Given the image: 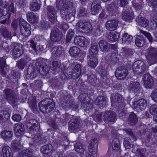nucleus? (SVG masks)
Returning a JSON list of instances; mask_svg holds the SVG:
<instances>
[{"label":"nucleus","mask_w":157,"mask_h":157,"mask_svg":"<svg viewBox=\"0 0 157 157\" xmlns=\"http://www.w3.org/2000/svg\"><path fill=\"white\" fill-rule=\"evenodd\" d=\"M122 15L123 19L125 21L130 22L132 21L134 17L133 13L130 12L129 8L127 6L124 7Z\"/></svg>","instance_id":"obj_17"},{"label":"nucleus","mask_w":157,"mask_h":157,"mask_svg":"<svg viewBox=\"0 0 157 157\" xmlns=\"http://www.w3.org/2000/svg\"><path fill=\"white\" fill-rule=\"evenodd\" d=\"M20 31L21 34L25 36H28L31 33V27L30 25L23 19L19 21Z\"/></svg>","instance_id":"obj_6"},{"label":"nucleus","mask_w":157,"mask_h":157,"mask_svg":"<svg viewBox=\"0 0 157 157\" xmlns=\"http://www.w3.org/2000/svg\"><path fill=\"white\" fill-rule=\"evenodd\" d=\"M0 32L2 35L5 38L11 39L12 38L11 34L10 32L4 26H2L0 29Z\"/></svg>","instance_id":"obj_40"},{"label":"nucleus","mask_w":157,"mask_h":157,"mask_svg":"<svg viewBox=\"0 0 157 157\" xmlns=\"http://www.w3.org/2000/svg\"><path fill=\"white\" fill-rule=\"evenodd\" d=\"M128 74L127 69L124 66H121L117 69L115 75L118 79L123 80L125 78Z\"/></svg>","instance_id":"obj_10"},{"label":"nucleus","mask_w":157,"mask_h":157,"mask_svg":"<svg viewBox=\"0 0 157 157\" xmlns=\"http://www.w3.org/2000/svg\"><path fill=\"white\" fill-rule=\"evenodd\" d=\"M75 33L74 30L72 29H70L69 32H67V34L66 35L65 43L67 44L68 43H70Z\"/></svg>","instance_id":"obj_49"},{"label":"nucleus","mask_w":157,"mask_h":157,"mask_svg":"<svg viewBox=\"0 0 157 157\" xmlns=\"http://www.w3.org/2000/svg\"><path fill=\"white\" fill-rule=\"evenodd\" d=\"M7 9V13L9 14V17L10 16L11 13L14 14L16 11V7L14 6L13 3L12 2L9 5Z\"/></svg>","instance_id":"obj_48"},{"label":"nucleus","mask_w":157,"mask_h":157,"mask_svg":"<svg viewBox=\"0 0 157 157\" xmlns=\"http://www.w3.org/2000/svg\"><path fill=\"white\" fill-rule=\"evenodd\" d=\"M112 148L114 150H119L120 148V141L118 138H115L113 140L112 144Z\"/></svg>","instance_id":"obj_47"},{"label":"nucleus","mask_w":157,"mask_h":157,"mask_svg":"<svg viewBox=\"0 0 157 157\" xmlns=\"http://www.w3.org/2000/svg\"><path fill=\"white\" fill-rule=\"evenodd\" d=\"M8 102L11 105H13L17 101L16 95L14 94L11 96L6 99Z\"/></svg>","instance_id":"obj_58"},{"label":"nucleus","mask_w":157,"mask_h":157,"mask_svg":"<svg viewBox=\"0 0 157 157\" xmlns=\"http://www.w3.org/2000/svg\"><path fill=\"white\" fill-rule=\"evenodd\" d=\"M3 93L5 95L6 99L15 94L12 89L9 88L5 89L3 91Z\"/></svg>","instance_id":"obj_53"},{"label":"nucleus","mask_w":157,"mask_h":157,"mask_svg":"<svg viewBox=\"0 0 157 157\" xmlns=\"http://www.w3.org/2000/svg\"><path fill=\"white\" fill-rule=\"evenodd\" d=\"M74 43L76 46L82 47H86L88 45L87 40L82 36H77L75 37Z\"/></svg>","instance_id":"obj_13"},{"label":"nucleus","mask_w":157,"mask_h":157,"mask_svg":"<svg viewBox=\"0 0 157 157\" xmlns=\"http://www.w3.org/2000/svg\"><path fill=\"white\" fill-rule=\"evenodd\" d=\"M133 37L127 33H124L122 36V41L123 42L128 41L130 42L132 39Z\"/></svg>","instance_id":"obj_59"},{"label":"nucleus","mask_w":157,"mask_h":157,"mask_svg":"<svg viewBox=\"0 0 157 157\" xmlns=\"http://www.w3.org/2000/svg\"><path fill=\"white\" fill-rule=\"evenodd\" d=\"M147 101L144 98H141L137 101H135L133 103L134 108L136 109L144 110L147 106Z\"/></svg>","instance_id":"obj_15"},{"label":"nucleus","mask_w":157,"mask_h":157,"mask_svg":"<svg viewBox=\"0 0 157 157\" xmlns=\"http://www.w3.org/2000/svg\"><path fill=\"white\" fill-rule=\"evenodd\" d=\"M80 124L79 119L75 117L69 121L68 124L69 130L71 132H74L78 128Z\"/></svg>","instance_id":"obj_14"},{"label":"nucleus","mask_w":157,"mask_h":157,"mask_svg":"<svg viewBox=\"0 0 157 157\" xmlns=\"http://www.w3.org/2000/svg\"><path fill=\"white\" fill-rule=\"evenodd\" d=\"M143 80L146 88H150L153 86V80L149 74H145L143 75Z\"/></svg>","instance_id":"obj_22"},{"label":"nucleus","mask_w":157,"mask_h":157,"mask_svg":"<svg viewBox=\"0 0 157 157\" xmlns=\"http://www.w3.org/2000/svg\"><path fill=\"white\" fill-rule=\"evenodd\" d=\"M3 157H12L13 153L11 148L7 146H4L2 149Z\"/></svg>","instance_id":"obj_34"},{"label":"nucleus","mask_w":157,"mask_h":157,"mask_svg":"<svg viewBox=\"0 0 157 157\" xmlns=\"http://www.w3.org/2000/svg\"><path fill=\"white\" fill-rule=\"evenodd\" d=\"M73 6L72 2H68L61 5L59 8L57 10H59L61 17L65 19L74 20L75 13L72 11L71 9Z\"/></svg>","instance_id":"obj_1"},{"label":"nucleus","mask_w":157,"mask_h":157,"mask_svg":"<svg viewBox=\"0 0 157 157\" xmlns=\"http://www.w3.org/2000/svg\"><path fill=\"white\" fill-rule=\"evenodd\" d=\"M13 135L12 131L6 130L2 131L1 133L2 138L6 141H10L11 140Z\"/></svg>","instance_id":"obj_29"},{"label":"nucleus","mask_w":157,"mask_h":157,"mask_svg":"<svg viewBox=\"0 0 157 157\" xmlns=\"http://www.w3.org/2000/svg\"><path fill=\"white\" fill-rule=\"evenodd\" d=\"M60 65V62L59 60L55 59L52 62L51 68L53 70L55 71L59 67Z\"/></svg>","instance_id":"obj_54"},{"label":"nucleus","mask_w":157,"mask_h":157,"mask_svg":"<svg viewBox=\"0 0 157 157\" xmlns=\"http://www.w3.org/2000/svg\"><path fill=\"white\" fill-rule=\"evenodd\" d=\"M30 60L29 56L26 55V59L25 58L24 59H21L17 61V66L20 69H23L27 63V60Z\"/></svg>","instance_id":"obj_33"},{"label":"nucleus","mask_w":157,"mask_h":157,"mask_svg":"<svg viewBox=\"0 0 157 157\" xmlns=\"http://www.w3.org/2000/svg\"><path fill=\"white\" fill-rule=\"evenodd\" d=\"M90 50L91 52L90 53L95 55L98 53V44L97 43H94L91 44Z\"/></svg>","instance_id":"obj_50"},{"label":"nucleus","mask_w":157,"mask_h":157,"mask_svg":"<svg viewBox=\"0 0 157 157\" xmlns=\"http://www.w3.org/2000/svg\"><path fill=\"white\" fill-rule=\"evenodd\" d=\"M28 103L29 107L32 110L33 112H35L37 111L38 108L36 100L35 98H32L31 99H29Z\"/></svg>","instance_id":"obj_42"},{"label":"nucleus","mask_w":157,"mask_h":157,"mask_svg":"<svg viewBox=\"0 0 157 157\" xmlns=\"http://www.w3.org/2000/svg\"><path fill=\"white\" fill-rule=\"evenodd\" d=\"M138 118L137 116L133 112L130 113L128 119V124L132 126L135 125L138 121Z\"/></svg>","instance_id":"obj_27"},{"label":"nucleus","mask_w":157,"mask_h":157,"mask_svg":"<svg viewBox=\"0 0 157 157\" xmlns=\"http://www.w3.org/2000/svg\"><path fill=\"white\" fill-rule=\"evenodd\" d=\"M106 103V98L104 96H98L95 102V105H99L101 108L105 107Z\"/></svg>","instance_id":"obj_26"},{"label":"nucleus","mask_w":157,"mask_h":157,"mask_svg":"<svg viewBox=\"0 0 157 157\" xmlns=\"http://www.w3.org/2000/svg\"><path fill=\"white\" fill-rule=\"evenodd\" d=\"M87 59L88 65L91 67H95L98 63L97 58L92 54L90 53L88 56Z\"/></svg>","instance_id":"obj_24"},{"label":"nucleus","mask_w":157,"mask_h":157,"mask_svg":"<svg viewBox=\"0 0 157 157\" xmlns=\"http://www.w3.org/2000/svg\"><path fill=\"white\" fill-rule=\"evenodd\" d=\"M88 150L89 152L92 155H95L97 153L98 151V147L96 146H94L91 145H89Z\"/></svg>","instance_id":"obj_61"},{"label":"nucleus","mask_w":157,"mask_h":157,"mask_svg":"<svg viewBox=\"0 0 157 157\" xmlns=\"http://www.w3.org/2000/svg\"><path fill=\"white\" fill-rule=\"evenodd\" d=\"M52 146L50 144L42 146L40 148L41 152L43 154L49 155L52 150Z\"/></svg>","instance_id":"obj_37"},{"label":"nucleus","mask_w":157,"mask_h":157,"mask_svg":"<svg viewBox=\"0 0 157 157\" xmlns=\"http://www.w3.org/2000/svg\"><path fill=\"white\" fill-rule=\"evenodd\" d=\"M22 45L18 43H16L14 48L13 50V56L14 59L20 57L22 54Z\"/></svg>","instance_id":"obj_21"},{"label":"nucleus","mask_w":157,"mask_h":157,"mask_svg":"<svg viewBox=\"0 0 157 157\" xmlns=\"http://www.w3.org/2000/svg\"><path fill=\"white\" fill-rule=\"evenodd\" d=\"M81 75L77 73L76 72L74 71L73 70L69 72L68 75V78L70 79H76L78 78Z\"/></svg>","instance_id":"obj_55"},{"label":"nucleus","mask_w":157,"mask_h":157,"mask_svg":"<svg viewBox=\"0 0 157 157\" xmlns=\"http://www.w3.org/2000/svg\"><path fill=\"white\" fill-rule=\"evenodd\" d=\"M103 119L106 123L115 121L117 119L116 113L113 111L105 112L103 114Z\"/></svg>","instance_id":"obj_11"},{"label":"nucleus","mask_w":157,"mask_h":157,"mask_svg":"<svg viewBox=\"0 0 157 157\" xmlns=\"http://www.w3.org/2000/svg\"><path fill=\"white\" fill-rule=\"evenodd\" d=\"M26 17L27 20L31 23H36L38 21V16L32 12L27 13Z\"/></svg>","instance_id":"obj_28"},{"label":"nucleus","mask_w":157,"mask_h":157,"mask_svg":"<svg viewBox=\"0 0 157 157\" xmlns=\"http://www.w3.org/2000/svg\"><path fill=\"white\" fill-rule=\"evenodd\" d=\"M88 97V94L85 93L81 94L78 97V99L82 101L81 104V107L86 111L89 110V109H91L93 107V105L91 104L87 103L86 104L85 103Z\"/></svg>","instance_id":"obj_12"},{"label":"nucleus","mask_w":157,"mask_h":157,"mask_svg":"<svg viewBox=\"0 0 157 157\" xmlns=\"http://www.w3.org/2000/svg\"><path fill=\"white\" fill-rule=\"evenodd\" d=\"M40 124H39V123L38 122V124L37 125L36 124H34L32 125V126H30L29 128V132L31 133H32L34 131L38 130L40 128Z\"/></svg>","instance_id":"obj_62"},{"label":"nucleus","mask_w":157,"mask_h":157,"mask_svg":"<svg viewBox=\"0 0 157 157\" xmlns=\"http://www.w3.org/2000/svg\"><path fill=\"white\" fill-rule=\"evenodd\" d=\"M131 138H125L124 139L123 144L126 149H129L132 148V144Z\"/></svg>","instance_id":"obj_46"},{"label":"nucleus","mask_w":157,"mask_h":157,"mask_svg":"<svg viewBox=\"0 0 157 157\" xmlns=\"http://www.w3.org/2000/svg\"><path fill=\"white\" fill-rule=\"evenodd\" d=\"M101 50L103 52H109L113 48L114 45L111 44L104 40H101L98 43Z\"/></svg>","instance_id":"obj_16"},{"label":"nucleus","mask_w":157,"mask_h":157,"mask_svg":"<svg viewBox=\"0 0 157 157\" xmlns=\"http://www.w3.org/2000/svg\"><path fill=\"white\" fill-rule=\"evenodd\" d=\"M129 88L130 90L135 93L136 94L141 90L140 83L138 82H132L130 84Z\"/></svg>","instance_id":"obj_25"},{"label":"nucleus","mask_w":157,"mask_h":157,"mask_svg":"<svg viewBox=\"0 0 157 157\" xmlns=\"http://www.w3.org/2000/svg\"><path fill=\"white\" fill-rule=\"evenodd\" d=\"M136 20L139 25L145 28L148 25L149 23L148 20L142 17H138L136 18Z\"/></svg>","instance_id":"obj_36"},{"label":"nucleus","mask_w":157,"mask_h":157,"mask_svg":"<svg viewBox=\"0 0 157 157\" xmlns=\"http://www.w3.org/2000/svg\"><path fill=\"white\" fill-rule=\"evenodd\" d=\"M149 112L151 114L154 115L157 114V105H151L149 109Z\"/></svg>","instance_id":"obj_64"},{"label":"nucleus","mask_w":157,"mask_h":157,"mask_svg":"<svg viewBox=\"0 0 157 157\" xmlns=\"http://www.w3.org/2000/svg\"><path fill=\"white\" fill-rule=\"evenodd\" d=\"M121 54L124 57L127 58H131L133 54V49L127 47L123 48Z\"/></svg>","instance_id":"obj_35"},{"label":"nucleus","mask_w":157,"mask_h":157,"mask_svg":"<svg viewBox=\"0 0 157 157\" xmlns=\"http://www.w3.org/2000/svg\"><path fill=\"white\" fill-rule=\"evenodd\" d=\"M132 152L136 154L140 157H146L144 155V151L141 148H138V146L136 144H132Z\"/></svg>","instance_id":"obj_32"},{"label":"nucleus","mask_w":157,"mask_h":157,"mask_svg":"<svg viewBox=\"0 0 157 157\" xmlns=\"http://www.w3.org/2000/svg\"><path fill=\"white\" fill-rule=\"evenodd\" d=\"M133 71L136 74H143L147 70V67L144 62L138 60L134 62L132 66Z\"/></svg>","instance_id":"obj_4"},{"label":"nucleus","mask_w":157,"mask_h":157,"mask_svg":"<svg viewBox=\"0 0 157 157\" xmlns=\"http://www.w3.org/2000/svg\"><path fill=\"white\" fill-rule=\"evenodd\" d=\"M45 60L43 59L40 60L36 63V65L40 66L39 72L40 74L43 75H46L50 70V67L45 63Z\"/></svg>","instance_id":"obj_9"},{"label":"nucleus","mask_w":157,"mask_h":157,"mask_svg":"<svg viewBox=\"0 0 157 157\" xmlns=\"http://www.w3.org/2000/svg\"><path fill=\"white\" fill-rule=\"evenodd\" d=\"M10 115L6 111H0V123L5 122L9 118Z\"/></svg>","instance_id":"obj_38"},{"label":"nucleus","mask_w":157,"mask_h":157,"mask_svg":"<svg viewBox=\"0 0 157 157\" xmlns=\"http://www.w3.org/2000/svg\"><path fill=\"white\" fill-rule=\"evenodd\" d=\"M123 130L126 133L130 136L131 138L132 139V140L133 141H136L137 140L136 137L133 133L131 129L130 128H124Z\"/></svg>","instance_id":"obj_51"},{"label":"nucleus","mask_w":157,"mask_h":157,"mask_svg":"<svg viewBox=\"0 0 157 157\" xmlns=\"http://www.w3.org/2000/svg\"><path fill=\"white\" fill-rule=\"evenodd\" d=\"M7 6L8 4L6 3L4 5V6L0 7V17L2 16H5L7 14Z\"/></svg>","instance_id":"obj_57"},{"label":"nucleus","mask_w":157,"mask_h":157,"mask_svg":"<svg viewBox=\"0 0 157 157\" xmlns=\"http://www.w3.org/2000/svg\"><path fill=\"white\" fill-rule=\"evenodd\" d=\"M63 51V47L60 46H56L53 47L51 51L54 57L59 56L62 54Z\"/></svg>","instance_id":"obj_30"},{"label":"nucleus","mask_w":157,"mask_h":157,"mask_svg":"<svg viewBox=\"0 0 157 157\" xmlns=\"http://www.w3.org/2000/svg\"><path fill=\"white\" fill-rule=\"evenodd\" d=\"M63 101L65 102V106L68 107V105L72 101L71 96L70 94H67L65 95L63 98Z\"/></svg>","instance_id":"obj_60"},{"label":"nucleus","mask_w":157,"mask_h":157,"mask_svg":"<svg viewBox=\"0 0 157 157\" xmlns=\"http://www.w3.org/2000/svg\"><path fill=\"white\" fill-rule=\"evenodd\" d=\"M33 151L32 150L27 149L21 152L19 154L18 157H30L33 156Z\"/></svg>","instance_id":"obj_41"},{"label":"nucleus","mask_w":157,"mask_h":157,"mask_svg":"<svg viewBox=\"0 0 157 157\" xmlns=\"http://www.w3.org/2000/svg\"><path fill=\"white\" fill-rule=\"evenodd\" d=\"M110 99L111 105L113 106L115 105L117 106V104L124 101V99L122 95L119 93L111 94Z\"/></svg>","instance_id":"obj_18"},{"label":"nucleus","mask_w":157,"mask_h":157,"mask_svg":"<svg viewBox=\"0 0 157 157\" xmlns=\"http://www.w3.org/2000/svg\"><path fill=\"white\" fill-rule=\"evenodd\" d=\"M46 13L49 20L54 23L57 21L56 11L55 7L52 6H48L46 8Z\"/></svg>","instance_id":"obj_8"},{"label":"nucleus","mask_w":157,"mask_h":157,"mask_svg":"<svg viewBox=\"0 0 157 157\" xmlns=\"http://www.w3.org/2000/svg\"><path fill=\"white\" fill-rule=\"evenodd\" d=\"M118 22V21L117 19L108 20L105 23L106 29L109 31L114 30L117 29Z\"/></svg>","instance_id":"obj_20"},{"label":"nucleus","mask_w":157,"mask_h":157,"mask_svg":"<svg viewBox=\"0 0 157 157\" xmlns=\"http://www.w3.org/2000/svg\"><path fill=\"white\" fill-rule=\"evenodd\" d=\"M74 146L75 150L77 152L83 153L84 152L85 147L81 143L77 142L74 144Z\"/></svg>","instance_id":"obj_45"},{"label":"nucleus","mask_w":157,"mask_h":157,"mask_svg":"<svg viewBox=\"0 0 157 157\" xmlns=\"http://www.w3.org/2000/svg\"><path fill=\"white\" fill-rule=\"evenodd\" d=\"M62 118L56 117L55 119H53L50 120L49 124L54 129L58 128V123L61 122L62 123Z\"/></svg>","instance_id":"obj_39"},{"label":"nucleus","mask_w":157,"mask_h":157,"mask_svg":"<svg viewBox=\"0 0 157 157\" xmlns=\"http://www.w3.org/2000/svg\"><path fill=\"white\" fill-rule=\"evenodd\" d=\"M76 27L78 31L86 33H90L93 29L92 26L90 23L81 21L77 23Z\"/></svg>","instance_id":"obj_5"},{"label":"nucleus","mask_w":157,"mask_h":157,"mask_svg":"<svg viewBox=\"0 0 157 157\" xmlns=\"http://www.w3.org/2000/svg\"><path fill=\"white\" fill-rule=\"evenodd\" d=\"M63 36L62 32L57 28L54 27L51 31L50 38L53 42H58L61 40Z\"/></svg>","instance_id":"obj_7"},{"label":"nucleus","mask_w":157,"mask_h":157,"mask_svg":"<svg viewBox=\"0 0 157 157\" xmlns=\"http://www.w3.org/2000/svg\"><path fill=\"white\" fill-rule=\"evenodd\" d=\"M14 130L16 135L20 136L25 132L24 125L21 123H17L15 124Z\"/></svg>","instance_id":"obj_23"},{"label":"nucleus","mask_w":157,"mask_h":157,"mask_svg":"<svg viewBox=\"0 0 157 157\" xmlns=\"http://www.w3.org/2000/svg\"><path fill=\"white\" fill-rule=\"evenodd\" d=\"M119 36L120 34L118 33H117L116 34L112 33L108 36V38L109 40L111 41H116L119 38Z\"/></svg>","instance_id":"obj_52"},{"label":"nucleus","mask_w":157,"mask_h":157,"mask_svg":"<svg viewBox=\"0 0 157 157\" xmlns=\"http://www.w3.org/2000/svg\"><path fill=\"white\" fill-rule=\"evenodd\" d=\"M41 5L40 0H36L35 1L32 2L30 3L29 8L32 11H37L40 10Z\"/></svg>","instance_id":"obj_31"},{"label":"nucleus","mask_w":157,"mask_h":157,"mask_svg":"<svg viewBox=\"0 0 157 157\" xmlns=\"http://www.w3.org/2000/svg\"><path fill=\"white\" fill-rule=\"evenodd\" d=\"M34 143H39L42 144L44 142V139L42 138L39 134H36L33 138Z\"/></svg>","instance_id":"obj_56"},{"label":"nucleus","mask_w":157,"mask_h":157,"mask_svg":"<svg viewBox=\"0 0 157 157\" xmlns=\"http://www.w3.org/2000/svg\"><path fill=\"white\" fill-rule=\"evenodd\" d=\"M40 110L42 113H48L52 111L55 107V103L50 98L44 99L38 104Z\"/></svg>","instance_id":"obj_2"},{"label":"nucleus","mask_w":157,"mask_h":157,"mask_svg":"<svg viewBox=\"0 0 157 157\" xmlns=\"http://www.w3.org/2000/svg\"><path fill=\"white\" fill-rule=\"evenodd\" d=\"M63 117L64 119H62V123L63 124L70 119H71L75 117L73 115H71L68 113L63 115Z\"/></svg>","instance_id":"obj_63"},{"label":"nucleus","mask_w":157,"mask_h":157,"mask_svg":"<svg viewBox=\"0 0 157 157\" xmlns=\"http://www.w3.org/2000/svg\"><path fill=\"white\" fill-rule=\"evenodd\" d=\"M136 45L138 47H143L145 43L144 38L141 36H138L135 40Z\"/></svg>","instance_id":"obj_43"},{"label":"nucleus","mask_w":157,"mask_h":157,"mask_svg":"<svg viewBox=\"0 0 157 157\" xmlns=\"http://www.w3.org/2000/svg\"><path fill=\"white\" fill-rule=\"evenodd\" d=\"M80 52V49L76 46H73L71 47L69 50V53L70 55L73 56L75 57L78 56Z\"/></svg>","instance_id":"obj_44"},{"label":"nucleus","mask_w":157,"mask_h":157,"mask_svg":"<svg viewBox=\"0 0 157 157\" xmlns=\"http://www.w3.org/2000/svg\"><path fill=\"white\" fill-rule=\"evenodd\" d=\"M146 57L148 62L151 64L157 62V50L156 48L150 46L146 50Z\"/></svg>","instance_id":"obj_3"},{"label":"nucleus","mask_w":157,"mask_h":157,"mask_svg":"<svg viewBox=\"0 0 157 157\" xmlns=\"http://www.w3.org/2000/svg\"><path fill=\"white\" fill-rule=\"evenodd\" d=\"M101 2L100 0H95L93 2L91 5V13L93 15L96 14L101 9Z\"/></svg>","instance_id":"obj_19"}]
</instances>
